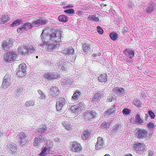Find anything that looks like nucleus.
I'll list each match as a JSON object with an SVG mask.
<instances>
[{"instance_id":"nucleus-27","label":"nucleus","mask_w":156,"mask_h":156,"mask_svg":"<svg viewBox=\"0 0 156 156\" xmlns=\"http://www.w3.org/2000/svg\"><path fill=\"white\" fill-rule=\"evenodd\" d=\"M11 82L6 81L3 80L2 85V88L3 89H5L8 88L11 85Z\"/></svg>"},{"instance_id":"nucleus-9","label":"nucleus","mask_w":156,"mask_h":156,"mask_svg":"<svg viewBox=\"0 0 156 156\" xmlns=\"http://www.w3.org/2000/svg\"><path fill=\"white\" fill-rule=\"evenodd\" d=\"M44 77L48 80L51 79H58L60 78V76L57 73L52 72L45 74Z\"/></svg>"},{"instance_id":"nucleus-11","label":"nucleus","mask_w":156,"mask_h":156,"mask_svg":"<svg viewBox=\"0 0 156 156\" xmlns=\"http://www.w3.org/2000/svg\"><path fill=\"white\" fill-rule=\"evenodd\" d=\"M82 148L80 144L76 141L73 142L72 145L71 150L74 152H78Z\"/></svg>"},{"instance_id":"nucleus-39","label":"nucleus","mask_w":156,"mask_h":156,"mask_svg":"<svg viewBox=\"0 0 156 156\" xmlns=\"http://www.w3.org/2000/svg\"><path fill=\"white\" fill-rule=\"evenodd\" d=\"M63 126L67 130H69L71 128L70 124L68 122H64L63 123Z\"/></svg>"},{"instance_id":"nucleus-23","label":"nucleus","mask_w":156,"mask_h":156,"mask_svg":"<svg viewBox=\"0 0 156 156\" xmlns=\"http://www.w3.org/2000/svg\"><path fill=\"white\" fill-rule=\"evenodd\" d=\"M134 147L135 148V150L136 151H143L144 150V145L140 143L135 144Z\"/></svg>"},{"instance_id":"nucleus-6","label":"nucleus","mask_w":156,"mask_h":156,"mask_svg":"<svg viewBox=\"0 0 156 156\" xmlns=\"http://www.w3.org/2000/svg\"><path fill=\"white\" fill-rule=\"evenodd\" d=\"M97 113L94 110H89L83 113V117L86 120L94 119L96 116Z\"/></svg>"},{"instance_id":"nucleus-40","label":"nucleus","mask_w":156,"mask_h":156,"mask_svg":"<svg viewBox=\"0 0 156 156\" xmlns=\"http://www.w3.org/2000/svg\"><path fill=\"white\" fill-rule=\"evenodd\" d=\"M3 80L9 82H11V76L10 75L6 74L3 78Z\"/></svg>"},{"instance_id":"nucleus-47","label":"nucleus","mask_w":156,"mask_h":156,"mask_svg":"<svg viewBox=\"0 0 156 156\" xmlns=\"http://www.w3.org/2000/svg\"><path fill=\"white\" fill-rule=\"evenodd\" d=\"M37 91L40 96L41 99H43L45 98L46 96L45 94L41 90H39Z\"/></svg>"},{"instance_id":"nucleus-32","label":"nucleus","mask_w":156,"mask_h":156,"mask_svg":"<svg viewBox=\"0 0 156 156\" xmlns=\"http://www.w3.org/2000/svg\"><path fill=\"white\" fill-rule=\"evenodd\" d=\"M16 75L18 77H22L26 74V72L23 71L17 70L16 72Z\"/></svg>"},{"instance_id":"nucleus-8","label":"nucleus","mask_w":156,"mask_h":156,"mask_svg":"<svg viewBox=\"0 0 156 156\" xmlns=\"http://www.w3.org/2000/svg\"><path fill=\"white\" fill-rule=\"evenodd\" d=\"M18 140L20 141L21 145H25L27 142L28 140V136L26 134L22 132H20L18 135Z\"/></svg>"},{"instance_id":"nucleus-10","label":"nucleus","mask_w":156,"mask_h":156,"mask_svg":"<svg viewBox=\"0 0 156 156\" xmlns=\"http://www.w3.org/2000/svg\"><path fill=\"white\" fill-rule=\"evenodd\" d=\"M13 40L12 39L4 41L2 43V47L7 51H8L9 49L13 45Z\"/></svg>"},{"instance_id":"nucleus-34","label":"nucleus","mask_w":156,"mask_h":156,"mask_svg":"<svg viewBox=\"0 0 156 156\" xmlns=\"http://www.w3.org/2000/svg\"><path fill=\"white\" fill-rule=\"evenodd\" d=\"M47 129L46 127L45 126H43L42 127H40L38 128L37 131L40 134H42L44 133Z\"/></svg>"},{"instance_id":"nucleus-5","label":"nucleus","mask_w":156,"mask_h":156,"mask_svg":"<svg viewBox=\"0 0 156 156\" xmlns=\"http://www.w3.org/2000/svg\"><path fill=\"white\" fill-rule=\"evenodd\" d=\"M61 32L56 31L51 34H49V39H50L52 41H54L56 42H59L61 41Z\"/></svg>"},{"instance_id":"nucleus-4","label":"nucleus","mask_w":156,"mask_h":156,"mask_svg":"<svg viewBox=\"0 0 156 156\" xmlns=\"http://www.w3.org/2000/svg\"><path fill=\"white\" fill-rule=\"evenodd\" d=\"M17 54L12 51H7L5 55L4 59L5 62L12 63L16 59Z\"/></svg>"},{"instance_id":"nucleus-63","label":"nucleus","mask_w":156,"mask_h":156,"mask_svg":"<svg viewBox=\"0 0 156 156\" xmlns=\"http://www.w3.org/2000/svg\"><path fill=\"white\" fill-rule=\"evenodd\" d=\"M111 98H108V101H111Z\"/></svg>"},{"instance_id":"nucleus-45","label":"nucleus","mask_w":156,"mask_h":156,"mask_svg":"<svg viewBox=\"0 0 156 156\" xmlns=\"http://www.w3.org/2000/svg\"><path fill=\"white\" fill-rule=\"evenodd\" d=\"M58 102L61 104H62L63 105H64L66 104H67V103L64 97L60 98L59 99V101H58Z\"/></svg>"},{"instance_id":"nucleus-33","label":"nucleus","mask_w":156,"mask_h":156,"mask_svg":"<svg viewBox=\"0 0 156 156\" xmlns=\"http://www.w3.org/2000/svg\"><path fill=\"white\" fill-rule=\"evenodd\" d=\"M110 37L111 39L113 41H115L118 37V34L117 33L113 32L110 34Z\"/></svg>"},{"instance_id":"nucleus-17","label":"nucleus","mask_w":156,"mask_h":156,"mask_svg":"<svg viewBox=\"0 0 156 156\" xmlns=\"http://www.w3.org/2000/svg\"><path fill=\"white\" fill-rule=\"evenodd\" d=\"M81 96V93L79 91H76L73 94L71 98V100L73 102H76L78 100L80 99Z\"/></svg>"},{"instance_id":"nucleus-26","label":"nucleus","mask_w":156,"mask_h":156,"mask_svg":"<svg viewBox=\"0 0 156 156\" xmlns=\"http://www.w3.org/2000/svg\"><path fill=\"white\" fill-rule=\"evenodd\" d=\"M69 18L66 15H62L58 17L59 20L63 22H67Z\"/></svg>"},{"instance_id":"nucleus-59","label":"nucleus","mask_w":156,"mask_h":156,"mask_svg":"<svg viewBox=\"0 0 156 156\" xmlns=\"http://www.w3.org/2000/svg\"><path fill=\"white\" fill-rule=\"evenodd\" d=\"M98 55L96 54H93L92 55V56L94 57H96Z\"/></svg>"},{"instance_id":"nucleus-13","label":"nucleus","mask_w":156,"mask_h":156,"mask_svg":"<svg viewBox=\"0 0 156 156\" xmlns=\"http://www.w3.org/2000/svg\"><path fill=\"white\" fill-rule=\"evenodd\" d=\"M50 93L51 95L55 96L58 95L60 91L58 88L56 86H52L49 89Z\"/></svg>"},{"instance_id":"nucleus-60","label":"nucleus","mask_w":156,"mask_h":156,"mask_svg":"<svg viewBox=\"0 0 156 156\" xmlns=\"http://www.w3.org/2000/svg\"><path fill=\"white\" fill-rule=\"evenodd\" d=\"M148 118V115L146 114L145 115V120H147V118Z\"/></svg>"},{"instance_id":"nucleus-51","label":"nucleus","mask_w":156,"mask_h":156,"mask_svg":"<svg viewBox=\"0 0 156 156\" xmlns=\"http://www.w3.org/2000/svg\"><path fill=\"white\" fill-rule=\"evenodd\" d=\"M23 90L22 88L17 87L15 88V91L17 93H22Z\"/></svg>"},{"instance_id":"nucleus-30","label":"nucleus","mask_w":156,"mask_h":156,"mask_svg":"<svg viewBox=\"0 0 156 156\" xmlns=\"http://www.w3.org/2000/svg\"><path fill=\"white\" fill-rule=\"evenodd\" d=\"M22 21L20 19H17L13 22L10 26L11 27L19 25L21 24Z\"/></svg>"},{"instance_id":"nucleus-21","label":"nucleus","mask_w":156,"mask_h":156,"mask_svg":"<svg viewBox=\"0 0 156 156\" xmlns=\"http://www.w3.org/2000/svg\"><path fill=\"white\" fill-rule=\"evenodd\" d=\"M113 91L114 92L119 95H124L125 93V91L124 89L119 87H116L114 88Z\"/></svg>"},{"instance_id":"nucleus-53","label":"nucleus","mask_w":156,"mask_h":156,"mask_svg":"<svg viewBox=\"0 0 156 156\" xmlns=\"http://www.w3.org/2000/svg\"><path fill=\"white\" fill-rule=\"evenodd\" d=\"M97 30L98 33L100 34H102L103 33V30L100 26H97Z\"/></svg>"},{"instance_id":"nucleus-22","label":"nucleus","mask_w":156,"mask_h":156,"mask_svg":"<svg viewBox=\"0 0 156 156\" xmlns=\"http://www.w3.org/2000/svg\"><path fill=\"white\" fill-rule=\"evenodd\" d=\"M103 94L101 92H99L95 94L94 97L91 100L92 102L95 103L102 97Z\"/></svg>"},{"instance_id":"nucleus-49","label":"nucleus","mask_w":156,"mask_h":156,"mask_svg":"<svg viewBox=\"0 0 156 156\" xmlns=\"http://www.w3.org/2000/svg\"><path fill=\"white\" fill-rule=\"evenodd\" d=\"M122 112L124 115H128L130 112V111L128 108H124L122 111Z\"/></svg>"},{"instance_id":"nucleus-31","label":"nucleus","mask_w":156,"mask_h":156,"mask_svg":"<svg viewBox=\"0 0 156 156\" xmlns=\"http://www.w3.org/2000/svg\"><path fill=\"white\" fill-rule=\"evenodd\" d=\"M62 82L64 84L71 85L73 83V81L70 79H63Z\"/></svg>"},{"instance_id":"nucleus-62","label":"nucleus","mask_w":156,"mask_h":156,"mask_svg":"<svg viewBox=\"0 0 156 156\" xmlns=\"http://www.w3.org/2000/svg\"><path fill=\"white\" fill-rule=\"evenodd\" d=\"M66 8H71L72 7L70 5H67L66 6Z\"/></svg>"},{"instance_id":"nucleus-14","label":"nucleus","mask_w":156,"mask_h":156,"mask_svg":"<svg viewBox=\"0 0 156 156\" xmlns=\"http://www.w3.org/2000/svg\"><path fill=\"white\" fill-rule=\"evenodd\" d=\"M61 52L65 55H69L71 54H74V50L72 47H69L68 48H65Z\"/></svg>"},{"instance_id":"nucleus-18","label":"nucleus","mask_w":156,"mask_h":156,"mask_svg":"<svg viewBox=\"0 0 156 156\" xmlns=\"http://www.w3.org/2000/svg\"><path fill=\"white\" fill-rule=\"evenodd\" d=\"M44 141V138L41 136H39L36 137L34 139V145L38 146L40 144V143H42Z\"/></svg>"},{"instance_id":"nucleus-52","label":"nucleus","mask_w":156,"mask_h":156,"mask_svg":"<svg viewBox=\"0 0 156 156\" xmlns=\"http://www.w3.org/2000/svg\"><path fill=\"white\" fill-rule=\"evenodd\" d=\"M148 114L151 119H154L155 118V114L151 110L148 111Z\"/></svg>"},{"instance_id":"nucleus-35","label":"nucleus","mask_w":156,"mask_h":156,"mask_svg":"<svg viewBox=\"0 0 156 156\" xmlns=\"http://www.w3.org/2000/svg\"><path fill=\"white\" fill-rule=\"evenodd\" d=\"M26 65L24 64H20L19 66L18 70L23 71L26 72Z\"/></svg>"},{"instance_id":"nucleus-50","label":"nucleus","mask_w":156,"mask_h":156,"mask_svg":"<svg viewBox=\"0 0 156 156\" xmlns=\"http://www.w3.org/2000/svg\"><path fill=\"white\" fill-rule=\"evenodd\" d=\"M64 12L69 14H71L74 13V10L72 9H68L65 10Z\"/></svg>"},{"instance_id":"nucleus-43","label":"nucleus","mask_w":156,"mask_h":156,"mask_svg":"<svg viewBox=\"0 0 156 156\" xmlns=\"http://www.w3.org/2000/svg\"><path fill=\"white\" fill-rule=\"evenodd\" d=\"M34 104V102L33 101L30 100L27 101L25 105L26 106L28 107L30 106H33Z\"/></svg>"},{"instance_id":"nucleus-19","label":"nucleus","mask_w":156,"mask_h":156,"mask_svg":"<svg viewBox=\"0 0 156 156\" xmlns=\"http://www.w3.org/2000/svg\"><path fill=\"white\" fill-rule=\"evenodd\" d=\"M123 52L127 57H129L130 58H132L134 56V51L133 49H126Z\"/></svg>"},{"instance_id":"nucleus-25","label":"nucleus","mask_w":156,"mask_h":156,"mask_svg":"<svg viewBox=\"0 0 156 156\" xmlns=\"http://www.w3.org/2000/svg\"><path fill=\"white\" fill-rule=\"evenodd\" d=\"M90 133L87 131H85L81 134V137L83 140H87L89 137Z\"/></svg>"},{"instance_id":"nucleus-7","label":"nucleus","mask_w":156,"mask_h":156,"mask_svg":"<svg viewBox=\"0 0 156 156\" xmlns=\"http://www.w3.org/2000/svg\"><path fill=\"white\" fill-rule=\"evenodd\" d=\"M148 133L146 130L140 129H137L136 130L135 135L139 139H142L147 136Z\"/></svg>"},{"instance_id":"nucleus-2","label":"nucleus","mask_w":156,"mask_h":156,"mask_svg":"<svg viewBox=\"0 0 156 156\" xmlns=\"http://www.w3.org/2000/svg\"><path fill=\"white\" fill-rule=\"evenodd\" d=\"M85 105L83 102H81L71 107L70 109L73 113L76 114L80 113L82 110L85 109Z\"/></svg>"},{"instance_id":"nucleus-55","label":"nucleus","mask_w":156,"mask_h":156,"mask_svg":"<svg viewBox=\"0 0 156 156\" xmlns=\"http://www.w3.org/2000/svg\"><path fill=\"white\" fill-rule=\"evenodd\" d=\"M140 101L138 100H136L133 102V104L136 106L140 107V104L139 103Z\"/></svg>"},{"instance_id":"nucleus-37","label":"nucleus","mask_w":156,"mask_h":156,"mask_svg":"<svg viewBox=\"0 0 156 156\" xmlns=\"http://www.w3.org/2000/svg\"><path fill=\"white\" fill-rule=\"evenodd\" d=\"M83 51H84L87 52L89 51H90V46L88 44H85V45H83Z\"/></svg>"},{"instance_id":"nucleus-41","label":"nucleus","mask_w":156,"mask_h":156,"mask_svg":"<svg viewBox=\"0 0 156 156\" xmlns=\"http://www.w3.org/2000/svg\"><path fill=\"white\" fill-rule=\"evenodd\" d=\"M135 119L137 123H138L139 124H141L143 121L141 119L139 114H137L136 115Z\"/></svg>"},{"instance_id":"nucleus-64","label":"nucleus","mask_w":156,"mask_h":156,"mask_svg":"<svg viewBox=\"0 0 156 156\" xmlns=\"http://www.w3.org/2000/svg\"><path fill=\"white\" fill-rule=\"evenodd\" d=\"M125 156H133L131 154H129L126 155Z\"/></svg>"},{"instance_id":"nucleus-57","label":"nucleus","mask_w":156,"mask_h":156,"mask_svg":"<svg viewBox=\"0 0 156 156\" xmlns=\"http://www.w3.org/2000/svg\"><path fill=\"white\" fill-rule=\"evenodd\" d=\"M54 140L56 142H59L60 141V139L59 138L56 137L55 138Z\"/></svg>"},{"instance_id":"nucleus-3","label":"nucleus","mask_w":156,"mask_h":156,"mask_svg":"<svg viewBox=\"0 0 156 156\" xmlns=\"http://www.w3.org/2000/svg\"><path fill=\"white\" fill-rule=\"evenodd\" d=\"M36 50L32 46H29L27 45L25 46L24 48L19 47L18 48V52L22 55L25 54V53L28 54L34 52Z\"/></svg>"},{"instance_id":"nucleus-36","label":"nucleus","mask_w":156,"mask_h":156,"mask_svg":"<svg viewBox=\"0 0 156 156\" xmlns=\"http://www.w3.org/2000/svg\"><path fill=\"white\" fill-rule=\"evenodd\" d=\"M88 19L89 20L92 21H94L97 22H98L99 20V18L98 17H96V15H94L93 16H89Z\"/></svg>"},{"instance_id":"nucleus-38","label":"nucleus","mask_w":156,"mask_h":156,"mask_svg":"<svg viewBox=\"0 0 156 156\" xmlns=\"http://www.w3.org/2000/svg\"><path fill=\"white\" fill-rule=\"evenodd\" d=\"M8 18L7 15L3 16L1 20L2 22H0V24H3L7 22L8 20Z\"/></svg>"},{"instance_id":"nucleus-44","label":"nucleus","mask_w":156,"mask_h":156,"mask_svg":"<svg viewBox=\"0 0 156 156\" xmlns=\"http://www.w3.org/2000/svg\"><path fill=\"white\" fill-rule=\"evenodd\" d=\"M64 105L62 104H61L58 102H57L56 105V109L57 111H59L61 110L63 107Z\"/></svg>"},{"instance_id":"nucleus-28","label":"nucleus","mask_w":156,"mask_h":156,"mask_svg":"<svg viewBox=\"0 0 156 156\" xmlns=\"http://www.w3.org/2000/svg\"><path fill=\"white\" fill-rule=\"evenodd\" d=\"M46 153L50 154L51 152H50V149L48 148V147L46 145L45 147L44 148L41 152L40 153V156H44V155L45 153L47 151Z\"/></svg>"},{"instance_id":"nucleus-42","label":"nucleus","mask_w":156,"mask_h":156,"mask_svg":"<svg viewBox=\"0 0 156 156\" xmlns=\"http://www.w3.org/2000/svg\"><path fill=\"white\" fill-rule=\"evenodd\" d=\"M121 124H118L115 125V126L114 127V129H113V132H119V130H120L121 129Z\"/></svg>"},{"instance_id":"nucleus-58","label":"nucleus","mask_w":156,"mask_h":156,"mask_svg":"<svg viewBox=\"0 0 156 156\" xmlns=\"http://www.w3.org/2000/svg\"><path fill=\"white\" fill-rule=\"evenodd\" d=\"M116 99V98L115 96L112 97L111 98V101H112L113 100H115Z\"/></svg>"},{"instance_id":"nucleus-1","label":"nucleus","mask_w":156,"mask_h":156,"mask_svg":"<svg viewBox=\"0 0 156 156\" xmlns=\"http://www.w3.org/2000/svg\"><path fill=\"white\" fill-rule=\"evenodd\" d=\"M47 22V20L44 17H40L39 19L34 21L32 23L27 22L22 26L19 28L17 29L18 32H20V31H27L28 30L31 29L33 26L38 27L45 24Z\"/></svg>"},{"instance_id":"nucleus-46","label":"nucleus","mask_w":156,"mask_h":156,"mask_svg":"<svg viewBox=\"0 0 156 156\" xmlns=\"http://www.w3.org/2000/svg\"><path fill=\"white\" fill-rule=\"evenodd\" d=\"M111 122H109L108 123L105 122H103L101 124V127L103 129L108 128Z\"/></svg>"},{"instance_id":"nucleus-48","label":"nucleus","mask_w":156,"mask_h":156,"mask_svg":"<svg viewBox=\"0 0 156 156\" xmlns=\"http://www.w3.org/2000/svg\"><path fill=\"white\" fill-rule=\"evenodd\" d=\"M154 8L153 6L151 5L148 6V8L147 9V13H150L153 10Z\"/></svg>"},{"instance_id":"nucleus-24","label":"nucleus","mask_w":156,"mask_h":156,"mask_svg":"<svg viewBox=\"0 0 156 156\" xmlns=\"http://www.w3.org/2000/svg\"><path fill=\"white\" fill-rule=\"evenodd\" d=\"M59 46L53 44H48V45L47 49L49 51H55L56 48H57Z\"/></svg>"},{"instance_id":"nucleus-15","label":"nucleus","mask_w":156,"mask_h":156,"mask_svg":"<svg viewBox=\"0 0 156 156\" xmlns=\"http://www.w3.org/2000/svg\"><path fill=\"white\" fill-rule=\"evenodd\" d=\"M98 140L97 144L95 145L96 149H99L101 148L104 147V142L102 138L101 137H99L98 138Z\"/></svg>"},{"instance_id":"nucleus-54","label":"nucleus","mask_w":156,"mask_h":156,"mask_svg":"<svg viewBox=\"0 0 156 156\" xmlns=\"http://www.w3.org/2000/svg\"><path fill=\"white\" fill-rule=\"evenodd\" d=\"M148 127L150 129H152L154 127L155 125L153 123L151 122H149L147 124Z\"/></svg>"},{"instance_id":"nucleus-16","label":"nucleus","mask_w":156,"mask_h":156,"mask_svg":"<svg viewBox=\"0 0 156 156\" xmlns=\"http://www.w3.org/2000/svg\"><path fill=\"white\" fill-rule=\"evenodd\" d=\"M115 105H114L112 108L108 109V110L104 113V115L109 116L114 115L116 113V108Z\"/></svg>"},{"instance_id":"nucleus-20","label":"nucleus","mask_w":156,"mask_h":156,"mask_svg":"<svg viewBox=\"0 0 156 156\" xmlns=\"http://www.w3.org/2000/svg\"><path fill=\"white\" fill-rule=\"evenodd\" d=\"M46 31V30H43L40 36L41 40V45H42V44H43L45 42L46 39H48L49 37V34H48Z\"/></svg>"},{"instance_id":"nucleus-61","label":"nucleus","mask_w":156,"mask_h":156,"mask_svg":"<svg viewBox=\"0 0 156 156\" xmlns=\"http://www.w3.org/2000/svg\"><path fill=\"white\" fill-rule=\"evenodd\" d=\"M61 69H62V70H65L66 69H65V68L64 67L62 66V67H61Z\"/></svg>"},{"instance_id":"nucleus-12","label":"nucleus","mask_w":156,"mask_h":156,"mask_svg":"<svg viewBox=\"0 0 156 156\" xmlns=\"http://www.w3.org/2000/svg\"><path fill=\"white\" fill-rule=\"evenodd\" d=\"M7 149L12 153H15L17 150V146L14 143L10 142L7 143L6 145Z\"/></svg>"},{"instance_id":"nucleus-29","label":"nucleus","mask_w":156,"mask_h":156,"mask_svg":"<svg viewBox=\"0 0 156 156\" xmlns=\"http://www.w3.org/2000/svg\"><path fill=\"white\" fill-rule=\"evenodd\" d=\"M107 75L105 74L101 75L98 77V79L100 82H106L107 80Z\"/></svg>"},{"instance_id":"nucleus-56","label":"nucleus","mask_w":156,"mask_h":156,"mask_svg":"<svg viewBox=\"0 0 156 156\" xmlns=\"http://www.w3.org/2000/svg\"><path fill=\"white\" fill-rule=\"evenodd\" d=\"M47 147H48V148L50 149V151H51V149L53 146V144L52 142H50L49 144H47L46 145Z\"/></svg>"}]
</instances>
